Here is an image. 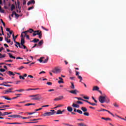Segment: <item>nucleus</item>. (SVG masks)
<instances>
[{
  "instance_id": "obj_13",
  "label": "nucleus",
  "mask_w": 126,
  "mask_h": 126,
  "mask_svg": "<svg viewBox=\"0 0 126 126\" xmlns=\"http://www.w3.org/2000/svg\"><path fill=\"white\" fill-rule=\"evenodd\" d=\"M13 41H14V43H15V44H16L15 45V47H16L17 48H18V45L20 46V43L15 41V38H13Z\"/></svg>"
},
{
  "instance_id": "obj_49",
  "label": "nucleus",
  "mask_w": 126,
  "mask_h": 126,
  "mask_svg": "<svg viewBox=\"0 0 126 126\" xmlns=\"http://www.w3.org/2000/svg\"><path fill=\"white\" fill-rule=\"evenodd\" d=\"M33 8H34V6H32V7H29V8L28 9V10H31V9H33Z\"/></svg>"
},
{
  "instance_id": "obj_63",
  "label": "nucleus",
  "mask_w": 126,
  "mask_h": 126,
  "mask_svg": "<svg viewBox=\"0 0 126 126\" xmlns=\"http://www.w3.org/2000/svg\"><path fill=\"white\" fill-rule=\"evenodd\" d=\"M58 83L59 84L63 83V80H60V81H58Z\"/></svg>"
},
{
  "instance_id": "obj_57",
  "label": "nucleus",
  "mask_w": 126,
  "mask_h": 126,
  "mask_svg": "<svg viewBox=\"0 0 126 126\" xmlns=\"http://www.w3.org/2000/svg\"><path fill=\"white\" fill-rule=\"evenodd\" d=\"M18 97H19V96H15V97H13V98H12L11 99V100H14V99H17V98H18Z\"/></svg>"
},
{
  "instance_id": "obj_47",
  "label": "nucleus",
  "mask_w": 126,
  "mask_h": 126,
  "mask_svg": "<svg viewBox=\"0 0 126 126\" xmlns=\"http://www.w3.org/2000/svg\"><path fill=\"white\" fill-rule=\"evenodd\" d=\"M47 107H50V105H43V106H42V108H46Z\"/></svg>"
},
{
  "instance_id": "obj_15",
  "label": "nucleus",
  "mask_w": 126,
  "mask_h": 126,
  "mask_svg": "<svg viewBox=\"0 0 126 126\" xmlns=\"http://www.w3.org/2000/svg\"><path fill=\"white\" fill-rule=\"evenodd\" d=\"M7 74H8V75H9L10 76H11V75L14 76V75H15V74L11 71H8L7 72Z\"/></svg>"
},
{
  "instance_id": "obj_28",
  "label": "nucleus",
  "mask_w": 126,
  "mask_h": 126,
  "mask_svg": "<svg viewBox=\"0 0 126 126\" xmlns=\"http://www.w3.org/2000/svg\"><path fill=\"white\" fill-rule=\"evenodd\" d=\"M48 61H49V57H47L42 63H48Z\"/></svg>"
},
{
  "instance_id": "obj_24",
  "label": "nucleus",
  "mask_w": 126,
  "mask_h": 126,
  "mask_svg": "<svg viewBox=\"0 0 126 126\" xmlns=\"http://www.w3.org/2000/svg\"><path fill=\"white\" fill-rule=\"evenodd\" d=\"M101 120H104L105 121H111V118H104V117H101Z\"/></svg>"
},
{
  "instance_id": "obj_50",
  "label": "nucleus",
  "mask_w": 126,
  "mask_h": 126,
  "mask_svg": "<svg viewBox=\"0 0 126 126\" xmlns=\"http://www.w3.org/2000/svg\"><path fill=\"white\" fill-rule=\"evenodd\" d=\"M0 59H2V58H5V54H4L3 55H0Z\"/></svg>"
},
{
  "instance_id": "obj_6",
  "label": "nucleus",
  "mask_w": 126,
  "mask_h": 126,
  "mask_svg": "<svg viewBox=\"0 0 126 126\" xmlns=\"http://www.w3.org/2000/svg\"><path fill=\"white\" fill-rule=\"evenodd\" d=\"M68 92H69V93H71V94H74L75 95H76L77 93H79V91H77L76 89L72 91H68Z\"/></svg>"
},
{
  "instance_id": "obj_2",
  "label": "nucleus",
  "mask_w": 126,
  "mask_h": 126,
  "mask_svg": "<svg viewBox=\"0 0 126 126\" xmlns=\"http://www.w3.org/2000/svg\"><path fill=\"white\" fill-rule=\"evenodd\" d=\"M25 44V40L24 38H21V43H20V45H18V47L20 48V49H26V46L24 45Z\"/></svg>"
},
{
  "instance_id": "obj_16",
  "label": "nucleus",
  "mask_w": 126,
  "mask_h": 126,
  "mask_svg": "<svg viewBox=\"0 0 126 126\" xmlns=\"http://www.w3.org/2000/svg\"><path fill=\"white\" fill-rule=\"evenodd\" d=\"M110 103V98L105 95V98L104 100V103Z\"/></svg>"
},
{
  "instance_id": "obj_51",
  "label": "nucleus",
  "mask_w": 126,
  "mask_h": 126,
  "mask_svg": "<svg viewBox=\"0 0 126 126\" xmlns=\"http://www.w3.org/2000/svg\"><path fill=\"white\" fill-rule=\"evenodd\" d=\"M27 33H28V32H27V31L22 32V33L25 34V35H27Z\"/></svg>"
},
{
  "instance_id": "obj_46",
  "label": "nucleus",
  "mask_w": 126,
  "mask_h": 126,
  "mask_svg": "<svg viewBox=\"0 0 126 126\" xmlns=\"http://www.w3.org/2000/svg\"><path fill=\"white\" fill-rule=\"evenodd\" d=\"M23 68H24V66H22L20 67L19 68H18L17 69H18L19 70H21V69H23Z\"/></svg>"
},
{
  "instance_id": "obj_54",
  "label": "nucleus",
  "mask_w": 126,
  "mask_h": 126,
  "mask_svg": "<svg viewBox=\"0 0 126 126\" xmlns=\"http://www.w3.org/2000/svg\"><path fill=\"white\" fill-rule=\"evenodd\" d=\"M15 15V11L12 12L11 16L12 17H13V15Z\"/></svg>"
},
{
  "instance_id": "obj_20",
  "label": "nucleus",
  "mask_w": 126,
  "mask_h": 126,
  "mask_svg": "<svg viewBox=\"0 0 126 126\" xmlns=\"http://www.w3.org/2000/svg\"><path fill=\"white\" fill-rule=\"evenodd\" d=\"M67 110L68 111V112H70V113H71L72 112V110H73L71 107L70 106H68L67 107Z\"/></svg>"
},
{
  "instance_id": "obj_39",
  "label": "nucleus",
  "mask_w": 126,
  "mask_h": 126,
  "mask_svg": "<svg viewBox=\"0 0 126 126\" xmlns=\"http://www.w3.org/2000/svg\"><path fill=\"white\" fill-rule=\"evenodd\" d=\"M41 120H42V118L34 119L31 120V121H40Z\"/></svg>"
},
{
  "instance_id": "obj_35",
  "label": "nucleus",
  "mask_w": 126,
  "mask_h": 126,
  "mask_svg": "<svg viewBox=\"0 0 126 126\" xmlns=\"http://www.w3.org/2000/svg\"><path fill=\"white\" fill-rule=\"evenodd\" d=\"M8 115V112H4L3 114L2 113V117H4V116H6Z\"/></svg>"
},
{
  "instance_id": "obj_7",
  "label": "nucleus",
  "mask_w": 126,
  "mask_h": 126,
  "mask_svg": "<svg viewBox=\"0 0 126 126\" xmlns=\"http://www.w3.org/2000/svg\"><path fill=\"white\" fill-rule=\"evenodd\" d=\"M8 118H23V117L20 116V115H8Z\"/></svg>"
},
{
  "instance_id": "obj_48",
  "label": "nucleus",
  "mask_w": 126,
  "mask_h": 126,
  "mask_svg": "<svg viewBox=\"0 0 126 126\" xmlns=\"http://www.w3.org/2000/svg\"><path fill=\"white\" fill-rule=\"evenodd\" d=\"M0 71H1V72H4V71H5V69L3 68H1L0 69Z\"/></svg>"
},
{
  "instance_id": "obj_34",
  "label": "nucleus",
  "mask_w": 126,
  "mask_h": 126,
  "mask_svg": "<svg viewBox=\"0 0 126 126\" xmlns=\"http://www.w3.org/2000/svg\"><path fill=\"white\" fill-rule=\"evenodd\" d=\"M77 113H78L79 114H80V115H82V114H83V113L82 112V111L79 109L77 110Z\"/></svg>"
},
{
  "instance_id": "obj_37",
  "label": "nucleus",
  "mask_w": 126,
  "mask_h": 126,
  "mask_svg": "<svg viewBox=\"0 0 126 126\" xmlns=\"http://www.w3.org/2000/svg\"><path fill=\"white\" fill-rule=\"evenodd\" d=\"M71 88L72 89H74L75 88V87L74 86V84H73V83H71Z\"/></svg>"
},
{
  "instance_id": "obj_4",
  "label": "nucleus",
  "mask_w": 126,
  "mask_h": 126,
  "mask_svg": "<svg viewBox=\"0 0 126 126\" xmlns=\"http://www.w3.org/2000/svg\"><path fill=\"white\" fill-rule=\"evenodd\" d=\"M106 98V95L105 96H100L98 97V100L101 104H103L105 103V99Z\"/></svg>"
},
{
  "instance_id": "obj_55",
  "label": "nucleus",
  "mask_w": 126,
  "mask_h": 126,
  "mask_svg": "<svg viewBox=\"0 0 126 126\" xmlns=\"http://www.w3.org/2000/svg\"><path fill=\"white\" fill-rule=\"evenodd\" d=\"M76 103H77V104H83V102H81V101H77L76 102Z\"/></svg>"
},
{
  "instance_id": "obj_38",
  "label": "nucleus",
  "mask_w": 126,
  "mask_h": 126,
  "mask_svg": "<svg viewBox=\"0 0 126 126\" xmlns=\"http://www.w3.org/2000/svg\"><path fill=\"white\" fill-rule=\"evenodd\" d=\"M43 59H44V57H41V58H40L39 59H38V61L40 63H43Z\"/></svg>"
},
{
  "instance_id": "obj_59",
  "label": "nucleus",
  "mask_w": 126,
  "mask_h": 126,
  "mask_svg": "<svg viewBox=\"0 0 126 126\" xmlns=\"http://www.w3.org/2000/svg\"><path fill=\"white\" fill-rule=\"evenodd\" d=\"M35 112H28V115H33V114H35Z\"/></svg>"
},
{
  "instance_id": "obj_53",
  "label": "nucleus",
  "mask_w": 126,
  "mask_h": 126,
  "mask_svg": "<svg viewBox=\"0 0 126 126\" xmlns=\"http://www.w3.org/2000/svg\"><path fill=\"white\" fill-rule=\"evenodd\" d=\"M114 107H116V108H119V105L117 104L116 103H114Z\"/></svg>"
},
{
  "instance_id": "obj_29",
  "label": "nucleus",
  "mask_w": 126,
  "mask_h": 126,
  "mask_svg": "<svg viewBox=\"0 0 126 126\" xmlns=\"http://www.w3.org/2000/svg\"><path fill=\"white\" fill-rule=\"evenodd\" d=\"M13 9H15V6L14 5V4H12L11 5V11H12V10H13Z\"/></svg>"
},
{
  "instance_id": "obj_33",
  "label": "nucleus",
  "mask_w": 126,
  "mask_h": 126,
  "mask_svg": "<svg viewBox=\"0 0 126 126\" xmlns=\"http://www.w3.org/2000/svg\"><path fill=\"white\" fill-rule=\"evenodd\" d=\"M32 105L34 106V105H35V103H27V104H25V106H31Z\"/></svg>"
},
{
  "instance_id": "obj_18",
  "label": "nucleus",
  "mask_w": 126,
  "mask_h": 126,
  "mask_svg": "<svg viewBox=\"0 0 126 126\" xmlns=\"http://www.w3.org/2000/svg\"><path fill=\"white\" fill-rule=\"evenodd\" d=\"M36 35H38V36L40 35H42V31H39L37 32V33H33V36H36Z\"/></svg>"
},
{
  "instance_id": "obj_10",
  "label": "nucleus",
  "mask_w": 126,
  "mask_h": 126,
  "mask_svg": "<svg viewBox=\"0 0 126 126\" xmlns=\"http://www.w3.org/2000/svg\"><path fill=\"white\" fill-rule=\"evenodd\" d=\"M4 94H8L9 93H14L15 92L12 91H10L9 90H7L6 91H4Z\"/></svg>"
},
{
  "instance_id": "obj_62",
  "label": "nucleus",
  "mask_w": 126,
  "mask_h": 126,
  "mask_svg": "<svg viewBox=\"0 0 126 126\" xmlns=\"http://www.w3.org/2000/svg\"><path fill=\"white\" fill-rule=\"evenodd\" d=\"M28 77H30V78H34V77H33V76L31 75H29L28 76Z\"/></svg>"
},
{
  "instance_id": "obj_43",
  "label": "nucleus",
  "mask_w": 126,
  "mask_h": 126,
  "mask_svg": "<svg viewBox=\"0 0 126 126\" xmlns=\"http://www.w3.org/2000/svg\"><path fill=\"white\" fill-rule=\"evenodd\" d=\"M42 109H43V107H41L39 109H35V112H38V111H41V110H42Z\"/></svg>"
},
{
  "instance_id": "obj_23",
  "label": "nucleus",
  "mask_w": 126,
  "mask_h": 126,
  "mask_svg": "<svg viewBox=\"0 0 126 126\" xmlns=\"http://www.w3.org/2000/svg\"><path fill=\"white\" fill-rule=\"evenodd\" d=\"M63 114V112L61 110H58L56 113V115H62Z\"/></svg>"
},
{
  "instance_id": "obj_14",
  "label": "nucleus",
  "mask_w": 126,
  "mask_h": 126,
  "mask_svg": "<svg viewBox=\"0 0 126 126\" xmlns=\"http://www.w3.org/2000/svg\"><path fill=\"white\" fill-rule=\"evenodd\" d=\"M99 87L94 86L93 88V91H99Z\"/></svg>"
},
{
  "instance_id": "obj_45",
  "label": "nucleus",
  "mask_w": 126,
  "mask_h": 126,
  "mask_svg": "<svg viewBox=\"0 0 126 126\" xmlns=\"http://www.w3.org/2000/svg\"><path fill=\"white\" fill-rule=\"evenodd\" d=\"M41 28L43 29V30H45V31H49V30L48 29L45 28L43 26H41Z\"/></svg>"
},
{
  "instance_id": "obj_27",
  "label": "nucleus",
  "mask_w": 126,
  "mask_h": 126,
  "mask_svg": "<svg viewBox=\"0 0 126 126\" xmlns=\"http://www.w3.org/2000/svg\"><path fill=\"white\" fill-rule=\"evenodd\" d=\"M9 107V105H2L1 106H0V109L1 108H8Z\"/></svg>"
},
{
  "instance_id": "obj_8",
  "label": "nucleus",
  "mask_w": 126,
  "mask_h": 126,
  "mask_svg": "<svg viewBox=\"0 0 126 126\" xmlns=\"http://www.w3.org/2000/svg\"><path fill=\"white\" fill-rule=\"evenodd\" d=\"M63 96L60 95L59 97L55 98L54 99V101H60L61 100H63Z\"/></svg>"
},
{
  "instance_id": "obj_11",
  "label": "nucleus",
  "mask_w": 126,
  "mask_h": 126,
  "mask_svg": "<svg viewBox=\"0 0 126 126\" xmlns=\"http://www.w3.org/2000/svg\"><path fill=\"white\" fill-rule=\"evenodd\" d=\"M7 125H22L21 123H6Z\"/></svg>"
},
{
  "instance_id": "obj_41",
  "label": "nucleus",
  "mask_w": 126,
  "mask_h": 126,
  "mask_svg": "<svg viewBox=\"0 0 126 126\" xmlns=\"http://www.w3.org/2000/svg\"><path fill=\"white\" fill-rule=\"evenodd\" d=\"M15 17H17V19L18 18V17H19L20 16V15H19L18 14L16 13V12H15Z\"/></svg>"
},
{
  "instance_id": "obj_3",
  "label": "nucleus",
  "mask_w": 126,
  "mask_h": 126,
  "mask_svg": "<svg viewBox=\"0 0 126 126\" xmlns=\"http://www.w3.org/2000/svg\"><path fill=\"white\" fill-rule=\"evenodd\" d=\"M31 97H36L32 98V100H40L42 99V97L39 94L31 95Z\"/></svg>"
},
{
  "instance_id": "obj_5",
  "label": "nucleus",
  "mask_w": 126,
  "mask_h": 126,
  "mask_svg": "<svg viewBox=\"0 0 126 126\" xmlns=\"http://www.w3.org/2000/svg\"><path fill=\"white\" fill-rule=\"evenodd\" d=\"M52 72H53V73H59V72H61V69L59 68V67H55L52 70Z\"/></svg>"
},
{
  "instance_id": "obj_60",
  "label": "nucleus",
  "mask_w": 126,
  "mask_h": 126,
  "mask_svg": "<svg viewBox=\"0 0 126 126\" xmlns=\"http://www.w3.org/2000/svg\"><path fill=\"white\" fill-rule=\"evenodd\" d=\"M75 77H70V79L71 80H74Z\"/></svg>"
},
{
  "instance_id": "obj_22",
  "label": "nucleus",
  "mask_w": 126,
  "mask_h": 126,
  "mask_svg": "<svg viewBox=\"0 0 126 126\" xmlns=\"http://www.w3.org/2000/svg\"><path fill=\"white\" fill-rule=\"evenodd\" d=\"M81 109L83 111V112H84V113L86 112V111H87V108H86V107H81Z\"/></svg>"
},
{
  "instance_id": "obj_30",
  "label": "nucleus",
  "mask_w": 126,
  "mask_h": 126,
  "mask_svg": "<svg viewBox=\"0 0 126 126\" xmlns=\"http://www.w3.org/2000/svg\"><path fill=\"white\" fill-rule=\"evenodd\" d=\"M15 91L17 92H23V91H25L24 89H20V90H16Z\"/></svg>"
},
{
  "instance_id": "obj_61",
  "label": "nucleus",
  "mask_w": 126,
  "mask_h": 126,
  "mask_svg": "<svg viewBox=\"0 0 126 126\" xmlns=\"http://www.w3.org/2000/svg\"><path fill=\"white\" fill-rule=\"evenodd\" d=\"M47 85H52V82H48L47 83Z\"/></svg>"
},
{
  "instance_id": "obj_58",
  "label": "nucleus",
  "mask_w": 126,
  "mask_h": 126,
  "mask_svg": "<svg viewBox=\"0 0 126 126\" xmlns=\"http://www.w3.org/2000/svg\"><path fill=\"white\" fill-rule=\"evenodd\" d=\"M90 104L92 105V106H96V105H97L95 103H92V102H90Z\"/></svg>"
},
{
  "instance_id": "obj_56",
  "label": "nucleus",
  "mask_w": 126,
  "mask_h": 126,
  "mask_svg": "<svg viewBox=\"0 0 126 126\" xmlns=\"http://www.w3.org/2000/svg\"><path fill=\"white\" fill-rule=\"evenodd\" d=\"M84 99H86V100H89V97L87 96H83Z\"/></svg>"
},
{
  "instance_id": "obj_44",
  "label": "nucleus",
  "mask_w": 126,
  "mask_h": 126,
  "mask_svg": "<svg viewBox=\"0 0 126 126\" xmlns=\"http://www.w3.org/2000/svg\"><path fill=\"white\" fill-rule=\"evenodd\" d=\"M19 78H20V79H23V80L25 79V78H24V77H23V76H22V75H20V76H19Z\"/></svg>"
},
{
  "instance_id": "obj_25",
  "label": "nucleus",
  "mask_w": 126,
  "mask_h": 126,
  "mask_svg": "<svg viewBox=\"0 0 126 126\" xmlns=\"http://www.w3.org/2000/svg\"><path fill=\"white\" fill-rule=\"evenodd\" d=\"M24 123H25V124H37V123H38V121H36V122H24Z\"/></svg>"
},
{
  "instance_id": "obj_17",
  "label": "nucleus",
  "mask_w": 126,
  "mask_h": 126,
  "mask_svg": "<svg viewBox=\"0 0 126 126\" xmlns=\"http://www.w3.org/2000/svg\"><path fill=\"white\" fill-rule=\"evenodd\" d=\"M40 40L37 38H34L33 40L31 41L32 43H38Z\"/></svg>"
},
{
  "instance_id": "obj_36",
  "label": "nucleus",
  "mask_w": 126,
  "mask_h": 126,
  "mask_svg": "<svg viewBox=\"0 0 126 126\" xmlns=\"http://www.w3.org/2000/svg\"><path fill=\"white\" fill-rule=\"evenodd\" d=\"M23 120H29V119H31V117L29 116L28 117H22Z\"/></svg>"
},
{
  "instance_id": "obj_21",
  "label": "nucleus",
  "mask_w": 126,
  "mask_h": 126,
  "mask_svg": "<svg viewBox=\"0 0 126 126\" xmlns=\"http://www.w3.org/2000/svg\"><path fill=\"white\" fill-rule=\"evenodd\" d=\"M77 125L79 126H87V125H86L85 124H84L83 123H78Z\"/></svg>"
},
{
  "instance_id": "obj_64",
  "label": "nucleus",
  "mask_w": 126,
  "mask_h": 126,
  "mask_svg": "<svg viewBox=\"0 0 126 126\" xmlns=\"http://www.w3.org/2000/svg\"><path fill=\"white\" fill-rule=\"evenodd\" d=\"M43 73H46V72H45L44 71H42L41 72H39V74H42Z\"/></svg>"
},
{
  "instance_id": "obj_26",
  "label": "nucleus",
  "mask_w": 126,
  "mask_h": 126,
  "mask_svg": "<svg viewBox=\"0 0 126 126\" xmlns=\"http://www.w3.org/2000/svg\"><path fill=\"white\" fill-rule=\"evenodd\" d=\"M72 106L73 108H79V105L75 103H73Z\"/></svg>"
},
{
  "instance_id": "obj_52",
  "label": "nucleus",
  "mask_w": 126,
  "mask_h": 126,
  "mask_svg": "<svg viewBox=\"0 0 126 126\" xmlns=\"http://www.w3.org/2000/svg\"><path fill=\"white\" fill-rule=\"evenodd\" d=\"M60 107H62V105H59L58 106H57L55 107H54L53 109H57V108H60Z\"/></svg>"
},
{
  "instance_id": "obj_31",
  "label": "nucleus",
  "mask_w": 126,
  "mask_h": 126,
  "mask_svg": "<svg viewBox=\"0 0 126 126\" xmlns=\"http://www.w3.org/2000/svg\"><path fill=\"white\" fill-rule=\"evenodd\" d=\"M27 32L29 33H32V32H34V30L32 29H30L29 30L27 31Z\"/></svg>"
},
{
  "instance_id": "obj_40",
  "label": "nucleus",
  "mask_w": 126,
  "mask_h": 126,
  "mask_svg": "<svg viewBox=\"0 0 126 126\" xmlns=\"http://www.w3.org/2000/svg\"><path fill=\"white\" fill-rule=\"evenodd\" d=\"M84 116H87V117L89 116V113L87 112V111L86 112L84 113Z\"/></svg>"
},
{
  "instance_id": "obj_9",
  "label": "nucleus",
  "mask_w": 126,
  "mask_h": 126,
  "mask_svg": "<svg viewBox=\"0 0 126 126\" xmlns=\"http://www.w3.org/2000/svg\"><path fill=\"white\" fill-rule=\"evenodd\" d=\"M76 75L78 76V78L80 79V82H81V81L82 80V77L79 75V72L76 71Z\"/></svg>"
},
{
  "instance_id": "obj_12",
  "label": "nucleus",
  "mask_w": 126,
  "mask_h": 126,
  "mask_svg": "<svg viewBox=\"0 0 126 126\" xmlns=\"http://www.w3.org/2000/svg\"><path fill=\"white\" fill-rule=\"evenodd\" d=\"M32 3H33V4H35V0H31L28 2L27 4L28 5H30V4H32Z\"/></svg>"
},
{
  "instance_id": "obj_32",
  "label": "nucleus",
  "mask_w": 126,
  "mask_h": 126,
  "mask_svg": "<svg viewBox=\"0 0 126 126\" xmlns=\"http://www.w3.org/2000/svg\"><path fill=\"white\" fill-rule=\"evenodd\" d=\"M42 44H44V41L43 40H41L39 41L38 44L39 45V46H42Z\"/></svg>"
},
{
  "instance_id": "obj_1",
  "label": "nucleus",
  "mask_w": 126,
  "mask_h": 126,
  "mask_svg": "<svg viewBox=\"0 0 126 126\" xmlns=\"http://www.w3.org/2000/svg\"><path fill=\"white\" fill-rule=\"evenodd\" d=\"M56 113V112L55 110H51L50 112H45L42 114V116H43V117H49L50 116H53V115H55Z\"/></svg>"
},
{
  "instance_id": "obj_19",
  "label": "nucleus",
  "mask_w": 126,
  "mask_h": 126,
  "mask_svg": "<svg viewBox=\"0 0 126 126\" xmlns=\"http://www.w3.org/2000/svg\"><path fill=\"white\" fill-rule=\"evenodd\" d=\"M1 98H4V99H5V100H8V101H11V98L7 97L6 96H1Z\"/></svg>"
},
{
  "instance_id": "obj_42",
  "label": "nucleus",
  "mask_w": 126,
  "mask_h": 126,
  "mask_svg": "<svg viewBox=\"0 0 126 126\" xmlns=\"http://www.w3.org/2000/svg\"><path fill=\"white\" fill-rule=\"evenodd\" d=\"M76 99H77L78 100H80L81 101H84V99L81 98V97H75Z\"/></svg>"
}]
</instances>
